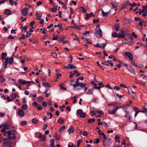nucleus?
Here are the masks:
<instances>
[{"label":"nucleus","instance_id":"31","mask_svg":"<svg viewBox=\"0 0 147 147\" xmlns=\"http://www.w3.org/2000/svg\"><path fill=\"white\" fill-rule=\"evenodd\" d=\"M55 141V139H51V140L50 146L54 145Z\"/></svg>","mask_w":147,"mask_h":147},{"label":"nucleus","instance_id":"9","mask_svg":"<svg viewBox=\"0 0 147 147\" xmlns=\"http://www.w3.org/2000/svg\"><path fill=\"white\" fill-rule=\"evenodd\" d=\"M121 107L119 106L116 107L114 108L112 111L109 110V112L110 114H112L114 115L115 113L117 110L120 108H121Z\"/></svg>","mask_w":147,"mask_h":147},{"label":"nucleus","instance_id":"25","mask_svg":"<svg viewBox=\"0 0 147 147\" xmlns=\"http://www.w3.org/2000/svg\"><path fill=\"white\" fill-rule=\"evenodd\" d=\"M21 108L22 110H26L27 109L28 105L26 104H24L22 106Z\"/></svg>","mask_w":147,"mask_h":147},{"label":"nucleus","instance_id":"13","mask_svg":"<svg viewBox=\"0 0 147 147\" xmlns=\"http://www.w3.org/2000/svg\"><path fill=\"white\" fill-rule=\"evenodd\" d=\"M132 63L134 67H142L144 66L143 64H140L135 62H134Z\"/></svg>","mask_w":147,"mask_h":147},{"label":"nucleus","instance_id":"53","mask_svg":"<svg viewBox=\"0 0 147 147\" xmlns=\"http://www.w3.org/2000/svg\"><path fill=\"white\" fill-rule=\"evenodd\" d=\"M76 68V67L74 66L73 65H70V66L69 67V68L70 69H73Z\"/></svg>","mask_w":147,"mask_h":147},{"label":"nucleus","instance_id":"55","mask_svg":"<svg viewBox=\"0 0 147 147\" xmlns=\"http://www.w3.org/2000/svg\"><path fill=\"white\" fill-rule=\"evenodd\" d=\"M27 123V122L26 121H24L20 123V124L22 125H26Z\"/></svg>","mask_w":147,"mask_h":147},{"label":"nucleus","instance_id":"37","mask_svg":"<svg viewBox=\"0 0 147 147\" xmlns=\"http://www.w3.org/2000/svg\"><path fill=\"white\" fill-rule=\"evenodd\" d=\"M70 75L69 76V77L70 78H73V76L74 75L75 73H72V72H70L69 73Z\"/></svg>","mask_w":147,"mask_h":147},{"label":"nucleus","instance_id":"12","mask_svg":"<svg viewBox=\"0 0 147 147\" xmlns=\"http://www.w3.org/2000/svg\"><path fill=\"white\" fill-rule=\"evenodd\" d=\"M9 61V58L6 57L5 59V61L3 64V66L5 69L7 67V65L8 63V61Z\"/></svg>","mask_w":147,"mask_h":147},{"label":"nucleus","instance_id":"64","mask_svg":"<svg viewBox=\"0 0 147 147\" xmlns=\"http://www.w3.org/2000/svg\"><path fill=\"white\" fill-rule=\"evenodd\" d=\"M51 11L53 12H55L57 11V9L55 8H53L51 9Z\"/></svg>","mask_w":147,"mask_h":147},{"label":"nucleus","instance_id":"43","mask_svg":"<svg viewBox=\"0 0 147 147\" xmlns=\"http://www.w3.org/2000/svg\"><path fill=\"white\" fill-rule=\"evenodd\" d=\"M55 137L56 139L57 140H60V138L59 136L58 135L57 133L55 134Z\"/></svg>","mask_w":147,"mask_h":147},{"label":"nucleus","instance_id":"54","mask_svg":"<svg viewBox=\"0 0 147 147\" xmlns=\"http://www.w3.org/2000/svg\"><path fill=\"white\" fill-rule=\"evenodd\" d=\"M54 27L55 28L57 27H59L60 28H62V26L61 25H60L59 24H58L57 25H55L54 26Z\"/></svg>","mask_w":147,"mask_h":147},{"label":"nucleus","instance_id":"47","mask_svg":"<svg viewBox=\"0 0 147 147\" xmlns=\"http://www.w3.org/2000/svg\"><path fill=\"white\" fill-rule=\"evenodd\" d=\"M5 80L3 78V77L2 76H0V82H3L4 81H5Z\"/></svg>","mask_w":147,"mask_h":147},{"label":"nucleus","instance_id":"41","mask_svg":"<svg viewBox=\"0 0 147 147\" xmlns=\"http://www.w3.org/2000/svg\"><path fill=\"white\" fill-rule=\"evenodd\" d=\"M64 120L61 119H59L57 120V121L59 123H62L63 122Z\"/></svg>","mask_w":147,"mask_h":147},{"label":"nucleus","instance_id":"32","mask_svg":"<svg viewBox=\"0 0 147 147\" xmlns=\"http://www.w3.org/2000/svg\"><path fill=\"white\" fill-rule=\"evenodd\" d=\"M9 63L11 64L12 63L13 61V57L10 58L9 59Z\"/></svg>","mask_w":147,"mask_h":147},{"label":"nucleus","instance_id":"39","mask_svg":"<svg viewBox=\"0 0 147 147\" xmlns=\"http://www.w3.org/2000/svg\"><path fill=\"white\" fill-rule=\"evenodd\" d=\"M38 100L39 101H41L43 100L44 98L41 96H39L38 97Z\"/></svg>","mask_w":147,"mask_h":147},{"label":"nucleus","instance_id":"22","mask_svg":"<svg viewBox=\"0 0 147 147\" xmlns=\"http://www.w3.org/2000/svg\"><path fill=\"white\" fill-rule=\"evenodd\" d=\"M4 12L6 15H9L11 14V11L9 9H6L5 10Z\"/></svg>","mask_w":147,"mask_h":147},{"label":"nucleus","instance_id":"49","mask_svg":"<svg viewBox=\"0 0 147 147\" xmlns=\"http://www.w3.org/2000/svg\"><path fill=\"white\" fill-rule=\"evenodd\" d=\"M6 99L7 100V101L8 102H10L11 101L13 100V99H10L9 97V96H7Z\"/></svg>","mask_w":147,"mask_h":147},{"label":"nucleus","instance_id":"23","mask_svg":"<svg viewBox=\"0 0 147 147\" xmlns=\"http://www.w3.org/2000/svg\"><path fill=\"white\" fill-rule=\"evenodd\" d=\"M65 38V36H62L58 38V41L60 42L61 43L62 42L63 40Z\"/></svg>","mask_w":147,"mask_h":147},{"label":"nucleus","instance_id":"26","mask_svg":"<svg viewBox=\"0 0 147 147\" xmlns=\"http://www.w3.org/2000/svg\"><path fill=\"white\" fill-rule=\"evenodd\" d=\"M45 93L46 94V96L47 97L49 96L51 92V90L50 89L47 90L45 91Z\"/></svg>","mask_w":147,"mask_h":147},{"label":"nucleus","instance_id":"18","mask_svg":"<svg viewBox=\"0 0 147 147\" xmlns=\"http://www.w3.org/2000/svg\"><path fill=\"white\" fill-rule=\"evenodd\" d=\"M43 86L46 87H51V85L49 83L43 82L42 84Z\"/></svg>","mask_w":147,"mask_h":147},{"label":"nucleus","instance_id":"30","mask_svg":"<svg viewBox=\"0 0 147 147\" xmlns=\"http://www.w3.org/2000/svg\"><path fill=\"white\" fill-rule=\"evenodd\" d=\"M7 54L6 53H2L1 57V59H5V58L7 56Z\"/></svg>","mask_w":147,"mask_h":147},{"label":"nucleus","instance_id":"19","mask_svg":"<svg viewBox=\"0 0 147 147\" xmlns=\"http://www.w3.org/2000/svg\"><path fill=\"white\" fill-rule=\"evenodd\" d=\"M119 28L120 25L118 23L116 24L115 26V28L117 32H118L119 30Z\"/></svg>","mask_w":147,"mask_h":147},{"label":"nucleus","instance_id":"59","mask_svg":"<svg viewBox=\"0 0 147 147\" xmlns=\"http://www.w3.org/2000/svg\"><path fill=\"white\" fill-rule=\"evenodd\" d=\"M131 36H134L135 38H137V36L135 34V33L134 32H133L132 33Z\"/></svg>","mask_w":147,"mask_h":147},{"label":"nucleus","instance_id":"5","mask_svg":"<svg viewBox=\"0 0 147 147\" xmlns=\"http://www.w3.org/2000/svg\"><path fill=\"white\" fill-rule=\"evenodd\" d=\"M76 114L77 115H80L81 117L84 118L86 116V114L83 113V111L81 109H79L77 110Z\"/></svg>","mask_w":147,"mask_h":147},{"label":"nucleus","instance_id":"24","mask_svg":"<svg viewBox=\"0 0 147 147\" xmlns=\"http://www.w3.org/2000/svg\"><path fill=\"white\" fill-rule=\"evenodd\" d=\"M36 19L37 20H39L40 19L41 15H40L38 12H36Z\"/></svg>","mask_w":147,"mask_h":147},{"label":"nucleus","instance_id":"44","mask_svg":"<svg viewBox=\"0 0 147 147\" xmlns=\"http://www.w3.org/2000/svg\"><path fill=\"white\" fill-rule=\"evenodd\" d=\"M124 111L125 113V116L126 117L127 115L129 113V111H127L126 108H124Z\"/></svg>","mask_w":147,"mask_h":147},{"label":"nucleus","instance_id":"1","mask_svg":"<svg viewBox=\"0 0 147 147\" xmlns=\"http://www.w3.org/2000/svg\"><path fill=\"white\" fill-rule=\"evenodd\" d=\"M94 35L98 38H100L102 36V31L99 25H98L96 27V32L94 33Z\"/></svg>","mask_w":147,"mask_h":147},{"label":"nucleus","instance_id":"28","mask_svg":"<svg viewBox=\"0 0 147 147\" xmlns=\"http://www.w3.org/2000/svg\"><path fill=\"white\" fill-rule=\"evenodd\" d=\"M102 14L103 16L105 17H107L108 16V12H105L102 9Z\"/></svg>","mask_w":147,"mask_h":147},{"label":"nucleus","instance_id":"33","mask_svg":"<svg viewBox=\"0 0 147 147\" xmlns=\"http://www.w3.org/2000/svg\"><path fill=\"white\" fill-rule=\"evenodd\" d=\"M60 88L65 90H66V88L64 87V85L63 84H62L60 85Z\"/></svg>","mask_w":147,"mask_h":147},{"label":"nucleus","instance_id":"58","mask_svg":"<svg viewBox=\"0 0 147 147\" xmlns=\"http://www.w3.org/2000/svg\"><path fill=\"white\" fill-rule=\"evenodd\" d=\"M99 20L98 19H97L96 20L94 19L93 22L94 23H97L99 22Z\"/></svg>","mask_w":147,"mask_h":147},{"label":"nucleus","instance_id":"4","mask_svg":"<svg viewBox=\"0 0 147 147\" xmlns=\"http://www.w3.org/2000/svg\"><path fill=\"white\" fill-rule=\"evenodd\" d=\"M7 133L8 139L11 140L15 138L16 136L14 133L11 132L10 131H8Z\"/></svg>","mask_w":147,"mask_h":147},{"label":"nucleus","instance_id":"7","mask_svg":"<svg viewBox=\"0 0 147 147\" xmlns=\"http://www.w3.org/2000/svg\"><path fill=\"white\" fill-rule=\"evenodd\" d=\"M107 45V43H98L97 44L94 45V47H98L100 48H102L104 49Z\"/></svg>","mask_w":147,"mask_h":147},{"label":"nucleus","instance_id":"16","mask_svg":"<svg viewBox=\"0 0 147 147\" xmlns=\"http://www.w3.org/2000/svg\"><path fill=\"white\" fill-rule=\"evenodd\" d=\"M128 92L129 94L132 95V97L134 99H135V97L136 96V95L135 93L133 92L132 90L131 89H130L129 90H128Z\"/></svg>","mask_w":147,"mask_h":147},{"label":"nucleus","instance_id":"36","mask_svg":"<svg viewBox=\"0 0 147 147\" xmlns=\"http://www.w3.org/2000/svg\"><path fill=\"white\" fill-rule=\"evenodd\" d=\"M36 136L38 138H40L42 136V134L40 133H37L36 134Z\"/></svg>","mask_w":147,"mask_h":147},{"label":"nucleus","instance_id":"62","mask_svg":"<svg viewBox=\"0 0 147 147\" xmlns=\"http://www.w3.org/2000/svg\"><path fill=\"white\" fill-rule=\"evenodd\" d=\"M95 141L94 142V143H98L100 141L99 140L98 138L95 139Z\"/></svg>","mask_w":147,"mask_h":147},{"label":"nucleus","instance_id":"50","mask_svg":"<svg viewBox=\"0 0 147 147\" xmlns=\"http://www.w3.org/2000/svg\"><path fill=\"white\" fill-rule=\"evenodd\" d=\"M65 129V126H63L60 128H59V130L61 131H63Z\"/></svg>","mask_w":147,"mask_h":147},{"label":"nucleus","instance_id":"40","mask_svg":"<svg viewBox=\"0 0 147 147\" xmlns=\"http://www.w3.org/2000/svg\"><path fill=\"white\" fill-rule=\"evenodd\" d=\"M89 31H85V32L83 33V34L85 36H88L89 35Z\"/></svg>","mask_w":147,"mask_h":147},{"label":"nucleus","instance_id":"20","mask_svg":"<svg viewBox=\"0 0 147 147\" xmlns=\"http://www.w3.org/2000/svg\"><path fill=\"white\" fill-rule=\"evenodd\" d=\"M18 81L22 85L26 84V81L24 80L23 79H19Z\"/></svg>","mask_w":147,"mask_h":147},{"label":"nucleus","instance_id":"61","mask_svg":"<svg viewBox=\"0 0 147 147\" xmlns=\"http://www.w3.org/2000/svg\"><path fill=\"white\" fill-rule=\"evenodd\" d=\"M132 102L131 100H129L127 102V104L126 105L127 106H128L130 105L131 104Z\"/></svg>","mask_w":147,"mask_h":147},{"label":"nucleus","instance_id":"6","mask_svg":"<svg viewBox=\"0 0 147 147\" xmlns=\"http://www.w3.org/2000/svg\"><path fill=\"white\" fill-rule=\"evenodd\" d=\"M74 88V90H77V89H76V88L78 86H79L82 88H83L84 87H85L86 86H88L87 84L86 83L82 84V83H79L78 84H72Z\"/></svg>","mask_w":147,"mask_h":147},{"label":"nucleus","instance_id":"10","mask_svg":"<svg viewBox=\"0 0 147 147\" xmlns=\"http://www.w3.org/2000/svg\"><path fill=\"white\" fill-rule=\"evenodd\" d=\"M112 8L113 9L116 11L118 5V3L116 2H113L111 3Z\"/></svg>","mask_w":147,"mask_h":147},{"label":"nucleus","instance_id":"17","mask_svg":"<svg viewBox=\"0 0 147 147\" xmlns=\"http://www.w3.org/2000/svg\"><path fill=\"white\" fill-rule=\"evenodd\" d=\"M74 129L72 126H71L70 128L68 129L69 134H71L72 133L74 132Z\"/></svg>","mask_w":147,"mask_h":147},{"label":"nucleus","instance_id":"51","mask_svg":"<svg viewBox=\"0 0 147 147\" xmlns=\"http://www.w3.org/2000/svg\"><path fill=\"white\" fill-rule=\"evenodd\" d=\"M114 89L116 90H119L120 89V88L117 86H115L113 87Z\"/></svg>","mask_w":147,"mask_h":147},{"label":"nucleus","instance_id":"57","mask_svg":"<svg viewBox=\"0 0 147 147\" xmlns=\"http://www.w3.org/2000/svg\"><path fill=\"white\" fill-rule=\"evenodd\" d=\"M52 55L53 57L56 58L57 57V54L55 53H52Z\"/></svg>","mask_w":147,"mask_h":147},{"label":"nucleus","instance_id":"46","mask_svg":"<svg viewBox=\"0 0 147 147\" xmlns=\"http://www.w3.org/2000/svg\"><path fill=\"white\" fill-rule=\"evenodd\" d=\"M112 37L114 38L116 37L117 36V33L116 32H114L112 35Z\"/></svg>","mask_w":147,"mask_h":147},{"label":"nucleus","instance_id":"2","mask_svg":"<svg viewBox=\"0 0 147 147\" xmlns=\"http://www.w3.org/2000/svg\"><path fill=\"white\" fill-rule=\"evenodd\" d=\"M112 140L110 138L104 139L102 141L103 145L105 146H108L111 144Z\"/></svg>","mask_w":147,"mask_h":147},{"label":"nucleus","instance_id":"35","mask_svg":"<svg viewBox=\"0 0 147 147\" xmlns=\"http://www.w3.org/2000/svg\"><path fill=\"white\" fill-rule=\"evenodd\" d=\"M95 121V119L94 118L89 119L88 121V123H91V122H94Z\"/></svg>","mask_w":147,"mask_h":147},{"label":"nucleus","instance_id":"11","mask_svg":"<svg viewBox=\"0 0 147 147\" xmlns=\"http://www.w3.org/2000/svg\"><path fill=\"white\" fill-rule=\"evenodd\" d=\"M28 10V9L27 8H24L22 11V15L24 16H26L27 14Z\"/></svg>","mask_w":147,"mask_h":147},{"label":"nucleus","instance_id":"8","mask_svg":"<svg viewBox=\"0 0 147 147\" xmlns=\"http://www.w3.org/2000/svg\"><path fill=\"white\" fill-rule=\"evenodd\" d=\"M125 55L127 56L129 60H132L133 59V55L130 52H126L125 53V55Z\"/></svg>","mask_w":147,"mask_h":147},{"label":"nucleus","instance_id":"52","mask_svg":"<svg viewBox=\"0 0 147 147\" xmlns=\"http://www.w3.org/2000/svg\"><path fill=\"white\" fill-rule=\"evenodd\" d=\"M82 140L81 139H79L77 141V147H79L80 144Z\"/></svg>","mask_w":147,"mask_h":147},{"label":"nucleus","instance_id":"63","mask_svg":"<svg viewBox=\"0 0 147 147\" xmlns=\"http://www.w3.org/2000/svg\"><path fill=\"white\" fill-rule=\"evenodd\" d=\"M119 137L116 136L115 138V142H117V140H119Z\"/></svg>","mask_w":147,"mask_h":147},{"label":"nucleus","instance_id":"21","mask_svg":"<svg viewBox=\"0 0 147 147\" xmlns=\"http://www.w3.org/2000/svg\"><path fill=\"white\" fill-rule=\"evenodd\" d=\"M7 123L6 122L2 124L3 126L4 127L5 129H9V126L7 125Z\"/></svg>","mask_w":147,"mask_h":147},{"label":"nucleus","instance_id":"15","mask_svg":"<svg viewBox=\"0 0 147 147\" xmlns=\"http://www.w3.org/2000/svg\"><path fill=\"white\" fill-rule=\"evenodd\" d=\"M18 114L20 116L22 117L24 114V112L22 110L19 109L18 110Z\"/></svg>","mask_w":147,"mask_h":147},{"label":"nucleus","instance_id":"14","mask_svg":"<svg viewBox=\"0 0 147 147\" xmlns=\"http://www.w3.org/2000/svg\"><path fill=\"white\" fill-rule=\"evenodd\" d=\"M129 1L128 0L124 2V3L123 4L121 8V9H123L126 8L127 6L128 5V4H129Z\"/></svg>","mask_w":147,"mask_h":147},{"label":"nucleus","instance_id":"29","mask_svg":"<svg viewBox=\"0 0 147 147\" xmlns=\"http://www.w3.org/2000/svg\"><path fill=\"white\" fill-rule=\"evenodd\" d=\"M32 122L34 124H36L38 122V120L36 119H33L32 120Z\"/></svg>","mask_w":147,"mask_h":147},{"label":"nucleus","instance_id":"27","mask_svg":"<svg viewBox=\"0 0 147 147\" xmlns=\"http://www.w3.org/2000/svg\"><path fill=\"white\" fill-rule=\"evenodd\" d=\"M125 34H119L117 35V37L119 38H123L125 36Z\"/></svg>","mask_w":147,"mask_h":147},{"label":"nucleus","instance_id":"56","mask_svg":"<svg viewBox=\"0 0 147 147\" xmlns=\"http://www.w3.org/2000/svg\"><path fill=\"white\" fill-rule=\"evenodd\" d=\"M129 4L131 7H134L136 5V4L135 3H129Z\"/></svg>","mask_w":147,"mask_h":147},{"label":"nucleus","instance_id":"60","mask_svg":"<svg viewBox=\"0 0 147 147\" xmlns=\"http://www.w3.org/2000/svg\"><path fill=\"white\" fill-rule=\"evenodd\" d=\"M116 95L117 97H119L120 98H121L122 97H123L124 96L123 95H120L118 93L116 94Z\"/></svg>","mask_w":147,"mask_h":147},{"label":"nucleus","instance_id":"48","mask_svg":"<svg viewBox=\"0 0 147 147\" xmlns=\"http://www.w3.org/2000/svg\"><path fill=\"white\" fill-rule=\"evenodd\" d=\"M87 94H93V91L91 89L87 93Z\"/></svg>","mask_w":147,"mask_h":147},{"label":"nucleus","instance_id":"3","mask_svg":"<svg viewBox=\"0 0 147 147\" xmlns=\"http://www.w3.org/2000/svg\"><path fill=\"white\" fill-rule=\"evenodd\" d=\"M124 66L131 74L134 75L136 74L134 68L128 66L127 64H124Z\"/></svg>","mask_w":147,"mask_h":147},{"label":"nucleus","instance_id":"42","mask_svg":"<svg viewBox=\"0 0 147 147\" xmlns=\"http://www.w3.org/2000/svg\"><path fill=\"white\" fill-rule=\"evenodd\" d=\"M117 102H115L113 103H111L108 104V105L109 106H115L117 105Z\"/></svg>","mask_w":147,"mask_h":147},{"label":"nucleus","instance_id":"34","mask_svg":"<svg viewBox=\"0 0 147 147\" xmlns=\"http://www.w3.org/2000/svg\"><path fill=\"white\" fill-rule=\"evenodd\" d=\"M40 141L41 142H45L46 141V137L44 135V136L41 138L40 139Z\"/></svg>","mask_w":147,"mask_h":147},{"label":"nucleus","instance_id":"45","mask_svg":"<svg viewBox=\"0 0 147 147\" xmlns=\"http://www.w3.org/2000/svg\"><path fill=\"white\" fill-rule=\"evenodd\" d=\"M11 96L12 98H13V99H14L16 98L17 96V95L14 93H12V94H11Z\"/></svg>","mask_w":147,"mask_h":147},{"label":"nucleus","instance_id":"38","mask_svg":"<svg viewBox=\"0 0 147 147\" xmlns=\"http://www.w3.org/2000/svg\"><path fill=\"white\" fill-rule=\"evenodd\" d=\"M10 142H4L3 143V144L5 146H8L10 144Z\"/></svg>","mask_w":147,"mask_h":147}]
</instances>
